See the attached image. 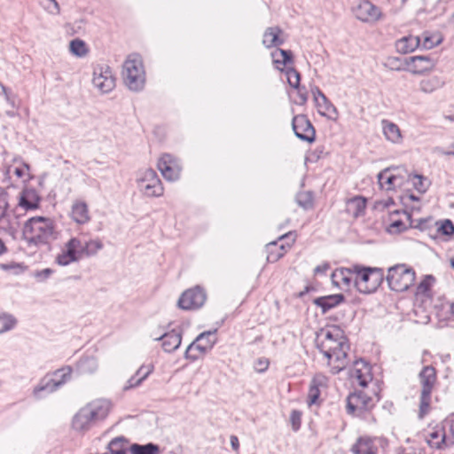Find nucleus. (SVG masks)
I'll use <instances>...</instances> for the list:
<instances>
[{"mask_svg":"<svg viewBox=\"0 0 454 454\" xmlns=\"http://www.w3.org/2000/svg\"><path fill=\"white\" fill-rule=\"evenodd\" d=\"M297 204L303 209H309L313 207V194L311 192H300L296 195Z\"/></svg>","mask_w":454,"mask_h":454,"instance_id":"obj_38","label":"nucleus"},{"mask_svg":"<svg viewBox=\"0 0 454 454\" xmlns=\"http://www.w3.org/2000/svg\"><path fill=\"white\" fill-rule=\"evenodd\" d=\"M80 248L82 254H84L87 256H93L103 248V243L98 239H90L87 241L84 246L82 245V247Z\"/></svg>","mask_w":454,"mask_h":454,"instance_id":"obj_36","label":"nucleus"},{"mask_svg":"<svg viewBox=\"0 0 454 454\" xmlns=\"http://www.w3.org/2000/svg\"><path fill=\"white\" fill-rule=\"evenodd\" d=\"M328 269V266L325 264V265H319V266H317L314 270V272L315 273H320V272H325L326 270Z\"/></svg>","mask_w":454,"mask_h":454,"instance_id":"obj_63","label":"nucleus"},{"mask_svg":"<svg viewBox=\"0 0 454 454\" xmlns=\"http://www.w3.org/2000/svg\"><path fill=\"white\" fill-rule=\"evenodd\" d=\"M153 371V365H142L136 372L137 376L144 381Z\"/></svg>","mask_w":454,"mask_h":454,"instance_id":"obj_48","label":"nucleus"},{"mask_svg":"<svg viewBox=\"0 0 454 454\" xmlns=\"http://www.w3.org/2000/svg\"><path fill=\"white\" fill-rule=\"evenodd\" d=\"M158 168L168 181H176L179 178L181 167L177 160L170 154H164L160 157L158 161Z\"/></svg>","mask_w":454,"mask_h":454,"instance_id":"obj_17","label":"nucleus"},{"mask_svg":"<svg viewBox=\"0 0 454 454\" xmlns=\"http://www.w3.org/2000/svg\"><path fill=\"white\" fill-rule=\"evenodd\" d=\"M230 442H231V448H232L235 451H238V450H239V438H238L236 435H231V437H230Z\"/></svg>","mask_w":454,"mask_h":454,"instance_id":"obj_61","label":"nucleus"},{"mask_svg":"<svg viewBox=\"0 0 454 454\" xmlns=\"http://www.w3.org/2000/svg\"><path fill=\"white\" fill-rule=\"evenodd\" d=\"M77 367L82 373H93L98 369V362L94 357H85L78 362Z\"/></svg>","mask_w":454,"mask_h":454,"instance_id":"obj_37","label":"nucleus"},{"mask_svg":"<svg viewBox=\"0 0 454 454\" xmlns=\"http://www.w3.org/2000/svg\"><path fill=\"white\" fill-rule=\"evenodd\" d=\"M437 231L443 235L450 236L454 234V224L450 220L446 219L437 227Z\"/></svg>","mask_w":454,"mask_h":454,"instance_id":"obj_45","label":"nucleus"},{"mask_svg":"<svg viewBox=\"0 0 454 454\" xmlns=\"http://www.w3.org/2000/svg\"><path fill=\"white\" fill-rule=\"evenodd\" d=\"M399 59H396V58H393V59H388V65L391 66V68L392 69H395V70H401L402 68L399 67V66H396L395 63L398 62Z\"/></svg>","mask_w":454,"mask_h":454,"instance_id":"obj_62","label":"nucleus"},{"mask_svg":"<svg viewBox=\"0 0 454 454\" xmlns=\"http://www.w3.org/2000/svg\"><path fill=\"white\" fill-rule=\"evenodd\" d=\"M434 278L431 276H427L418 286V293H426L429 290Z\"/></svg>","mask_w":454,"mask_h":454,"instance_id":"obj_50","label":"nucleus"},{"mask_svg":"<svg viewBox=\"0 0 454 454\" xmlns=\"http://www.w3.org/2000/svg\"><path fill=\"white\" fill-rule=\"evenodd\" d=\"M143 381L135 374L131 378L129 379L126 385L123 387V390L127 391L133 387H138Z\"/></svg>","mask_w":454,"mask_h":454,"instance_id":"obj_51","label":"nucleus"},{"mask_svg":"<svg viewBox=\"0 0 454 454\" xmlns=\"http://www.w3.org/2000/svg\"><path fill=\"white\" fill-rule=\"evenodd\" d=\"M386 280L391 290L404 292L414 284L415 271L405 264H396L388 269Z\"/></svg>","mask_w":454,"mask_h":454,"instance_id":"obj_6","label":"nucleus"},{"mask_svg":"<svg viewBox=\"0 0 454 454\" xmlns=\"http://www.w3.org/2000/svg\"><path fill=\"white\" fill-rule=\"evenodd\" d=\"M407 65H412L410 71L412 74H422L433 67V62L427 56H413L405 59Z\"/></svg>","mask_w":454,"mask_h":454,"instance_id":"obj_25","label":"nucleus"},{"mask_svg":"<svg viewBox=\"0 0 454 454\" xmlns=\"http://www.w3.org/2000/svg\"><path fill=\"white\" fill-rule=\"evenodd\" d=\"M139 191L146 197H160L164 188L153 168H141L137 172L136 178Z\"/></svg>","mask_w":454,"mask_h":454,"instance_id":"obj_8","label":"nucleus"},{"mask_svg":"<svg viewBox=\"0 0 454 454\" xmlns=\"http://www.w3.org/2000/svg\"><path fill=\"white\" fill-rule=\"evenodd\" d=\"M419 377L421 384L419 418L422 419L430 411L431 394L436 381L435 370L432 366H425Z\"/></svg>","mask_w":454,"mask_h":454,"instance_id":"obj_7","label":"nucleus"},{"mask_svg":"<svg viewBox=\"0 0 454 454\" xmlns=\"http://www.w3.org/2000/svg\"><path fill=\"white\" fill-rule=\"evenodd\" d=\"M353 454H379L377 439L370 436H360L351 447Z\"/></svg>","mask_w":454,"mask_h":454,"instance_id":"obj_20","label":"nucleus"},{"mask_svg":"<svg viewBox=\"0 0 454 454\" xmlns=\"http://www.w3.org/2000/svg\"><path fill=\"white\" fill-rule=\"evenodd\" d=\"M104 454H128L127 451H106Z\"/></svg>","mask_w":454,"mask_h":454,"instance_id":"obj_64","label":"nucleus"},{"mask_svg":"<svg viewBox=\"0 0 454 454\" xmlns=\"http://www.w3.org/2000/svg\"><path fill=\"white\" fill-rule=\"evenodd\" d=\"M8 206V193L0 186V218L5 215Z\"/></svg>","mask_w":454,"mask_h":454,"instance_id":"obj_46","label":"nucleus"},{"mask_svg":"<svg viewBox=\"0 0 454 454\" xmlns=\"http://www.w3.org/2000/svg\"><path fill=\"white\" fill-rule=\"evenodd\" d=\"M296 90H297L298 98L300 99L298 104L304 105L308 100V94H307L306 89L304 87H301L299 85V89H296Z\"/></svg>","mask_w":454,"mask_h":454,"instance_id":"obj_55","label":"nucleus"},{"mask_svg":"<svg viewBox=\"0 0 454 454\" xmlns=\"http://www.w3.org/2000/svg\"><path fill=\"white\" fill-rule=\"evenodd\" d=\"M70 51L78 57H83L87 53L86 44L80 39H74L70 42L69 44Z\"/></svg>","mask_w":454,"mask_h":454,"instance_id":"obj_40","label":"nucleus"},{"mask_svg":"<svg viewBox=\"0 0 454 454\" xmlns=\"http://www.w3.org/2000/svg\"><path fill=\"white\" fill-rule=\"evenodd\" d=\"M415 181L413 182L414 187L420 192H425L427 190V185H425V179L422 176L415 175Z\"/></svg>","mask_w":454,"mask_h":454,"instance_id":"obj_52","label":"nucleus"},{"mask_svg":"<svg viewBox=\"0 0 454 454\" xmlns=\"http://www.w3.org/2000/svg\"><path fill=\"white\" fill-rule=\"evenodd\" d=\"M356 265L351 268L336 269L331 275L334 286L343 290L355 286Z\"/></svg>","mask_w":454,"mask_h":454,"instance_id":"obj_18","label":"nucleus"},{"mask_svg":"<svg viewBox=\"0 0 454 454\" xmlns=\"http://www.w3.org/2000/svg\"><path fill=\"white\" fill-rule=\"evenodd\" d=\"M384 279L381 269L356 265L355 286L363 294L375 292Z\"/></svg>","mask_w":454,"mask_h":454,"instance_id":"obj_4","label":"nucleus"},{"mask_svg":"<svg viewBox=\"0 0 454 454\" xmlns=\"http://www.w3.org/2000/svg\"><path fill=\"white\" fill-rule=\"evenodd\" d=\"M427 442L433 448L441 449L445 443V434L439 431L433 432Z\"/></svg>","mask_w":454,"mask_h":454,"instance_id":"obj_42","label":"nucleus"},{"mask_svg":"<svg viewBox=\"0 0 454 454\" xmlns=\"http://www.w3.org/2000/svg\"><path fill=\"white\" fill-rule=\"evenodd\" d=\"M402 168H399V170L394 171V176L396 178L397 184L396 187H401L404 183V176L401 173Z\"/></svg>","mask_w":454,"mask_h":454,"instance_id":"obj_60","label":"nucleus"},{"mask_svg":"<svg viewBox=\"0 0 454 454\" xmlns=\"http://www.w3.org/2000/svg\"><path fill=\"white\" fill-rule=\"evenodd\" d=\"M325 378L323 376H316L311 380L309 393H308V404L312 405L317 403L319 395V386H322L324 384Z\"/></svg>","mask_w":454,"mask_h":454,"instance_id":"obj_34","label":"nucleus"},{"mask_svg":"<svg viewBox=\"0 0 454 454\" xmlns=\"http://www.w3.org/2000/svg\"><path fill=\"white\" fill-rule=\"evenodd\" d=\"M444 82L438 76L425 78L419 82V90L424 93H432L442 88Z\"/></svg>","mask_w":454,"mask_h":454,"instance_id":"obj_33","label":"nucleus"},{"mask_svg":"<svg viewBox=\"0 0 454 454\" xmlns=\"http://www.w3.org/2000/svg\"><path fill=\"white\" fill-rule=\"evenodd\" d=\"M207 299L206 291L200 286L185 290L178 299L177 306L184 310L201 308Z\"/></svg>","mask_w":454,"mask_h":454,"instance_id":"obj_11","label":"nucleus"},{"mask_svg":"<svg viewBox=\"0 0 454 454\" xmlns=\"http://www.w3.org/2000/svg\"><path fill=\"white\" fill-rule=\"evenodd\" d=\"M381 127H382V131H383L384 137L387 141H389L393 144H401L402 143L403 136H402L399 127L395 123H394L388 120H382Z\"/></svg>","mask_w":454,"mask_h":454,"instance_id":"obj_26","label":"nucleus"},{"mask_svg":"<svg viewBox=\"0 0 454 454\" xmlns=\"http://www.w3.org/2000/svg\"><path fill=\"white\" fill-rule=\"evenodd\" d=\"M290 421H291L293 429L294 431H297L301 427V412L297 410L292 411V412L290 414Z\"/></svg>","mask_w":454,"mask_h":454,"instance_id":"obj_47","label":"nucleus"},{"mask_svg":"<svg viewBox=\"0 0 454 454\" xmlns=\"http://www.w3.org/2000/svg\"><path fill=\"white\" fill-rule=\"evenodd\" d=\"M292 128L299 139L309 143L315 141V129L306 115H295L292 121Z\"/></svg>","mask_w":454,"mask_h":454,"instance_id":"obj_14","label":"nucleus"},{"mask_svg":"<svg viewBox=\"0 0 454 454\" xmlns=\"http://www.w3.org/2000/svg\"><path fill=\"white\" fill-rule=\"evenodd\" d=\"M70 217L77 224H85L90 221V210L87 203L82 200L73 201Z\"/></svg>","mask_w":454,"mask_h":454,"instance_id":"obj_21","label":"nucleus"},{"mask_svg":"<svg viewBox=\"0 0 454 454\" xmlns=\"http://www.w3.org/2000/svg\"><path fill=\"white\" fill-rule=\"evenodd\" d=\"M112 410V403L107 399H96L81 408L74 415L72 426L76 431H87L104 420Z\"/></svg>","mask_w":454,"mask_h":454,"instance_id":"obj_2","label":"nucleus"},{"mask_svg":"<svg viewBox=\"0 0 454 454\" xmlns=\"http://www.w3.org/2000/svg\"><path fill=\"white\" fill-rule=\"evenodd\" d=\"M72 373V368L69 366L63 367L57 370L54 372L53 379L43 378L40 384L35 387L34 395L35 397H41V392L46 391L47 393H52L57 390L60 386L65 384L70 378Z\"/></svg>","mask_w":454,"mask_h":454,"instance_id":"obj_10","label":"nucleus"},{"mask_svg":"<svg viewBox=\"0 0 454 454\" xmlns=\"http://www.w3.org/2000/svg\"><path fill=\"white\" fill-rule=\"evenodd\" d=\"M343 301V294H339L317 298L314 302L317 306L322 309L323 313H325L331 309L341 303Z\"/></svg>","mask_w":454,"mask_h":454,"instance_id":"obj_29","label":"nucleus"},{"mask_svg":"<svg viewBox=\"0 0 454 454\" xmlns=\"http://www.w3.org/2000/svg\"><path fill=\"white\" fill-rule=\"evenodd\" d=\"M45 9L51 14L59 13V6L56 0H43Z\"/></svg>","mask_w":454,"mask_h":454,"instance_id":"obj_49","label":"nucleus"},{"mask_svg":"<svg viewBox=\"0 0 454 454\" xmlns=\"http://www.w3.org/2000/svg\"><path fill=\"white\" fill-rule=\"evenodd\" d=\"M82 242L77 238L70 239L65 245L62 252L56 257V262L61 266H67L80 259Z\"/></svg>","mask_w":454,"mask_h":454,"instance_id":"obj_16","label":"nucleus"},{"mask_svg":"<svg viewBox=\"0 0 454 454\" xmlns=\"http://www.w3.org/2000/svg\"><path fill=\"white\" fill-rule=\"evenodd\" d=\"M317 346L327 359L333 374L339 373L348 365L347 356L349 346L346 338L339 331L323 332L317 339Z\"/></svg>","mask_w":454,"mask_h":454,"instance_id":"obj_1","label":"nucleus"},{"mask_svg":"<svg viewBox=\"0 0 454 454\" xmlns=\"http://www.w3.org/2000/svg\"><path fill=\"white\" fill-rule=\"evenodd\" d=\"M286 76H287V82L290 86H292L294 89H299L301 76L297 70L294 68H287L286 69Z\"/></svg>","mask_w":454,"mask_h":454,"instance_id":"obj_43","label":"nucleus"},{"mask_svg":"<svg viewBox=\"0 0 454 454\" xmlns=\"http://www.w3.org/2000/svg\"><path fill=\"white\" fill-rule=\"evenodd\" d=\"M311 93L313 95L315 104L317 103L318 101H321L324 98H326V96L317 86L311 89Z\"/></svg>","mask_w":454,"mask_h":454,"instance_id":"obj_56","label":"nucleus"},{"mask_svg":"<svg viewBox=\"0 0 454 454\" xmlns=\"http://www.w3.org/2000/svg\"><path fill=\"white\" fill-rule=\"evenodd\" d=\"M17 325V319L9 313H0V334L12 330Z\"/></svg>","mask_w":454,"mask_h":454,"instance_id":"obj_35","label":"nucleus"},{"mask_svg":"<svg viewBox=\"0 0 454 454\" xmlns=\"http://www.w3.org/2000/svg\"><path fill=\"white\" fill-rule=\"evenodd\" d=\"M22 234L29 246L35 247L48 244L57 238L53 221L43 216L28 219L24 224Z\"/></svg>","mask_w":454,"mask_h":454,"instance_id":"obj_3","label":"nucleus"},{"mask_svg":"<svg viewBox=\"0 0 454 454\" xmlns=\"http://www.w3.org/2000/svg\"><path fill=\"white\" fill-rule=\"evenodd\" d=\"M40 197L35 189L25 188L19 197V206L26 210L35 209L39 207Z\"/></svg>","mask_w":454,"mask_h":454,"instance_id":"obj_23","label":"nucleus"},{"mask_svg":"<svg viewBox=\"0 0 454 454\" xmlns=\"http://www.w3.org/2000/svg\"><path fill=\"white\" fill-rule=\"evenodd\" d=\"M93 86L101 93H108L115 87V78L111 68L106 65H98L94 68Z\"/></svg>","mask_w":454,"mask_h":454,"instance_id":"obj_13","label":"nucleus"},{"mask_svg":"<svg viewBox=\"0 0 454 454\" xmlns=\"http://www.w3.org/2000/svg\"><path fill=\"white\" fill-rule=\"evenodd\" d=\"M51 273L52 270L51 269H44L41 271H37L35 273V278H37L39 280H44L48 278Z\"/></svg>","mask_w":454,"mask_h":454,"instance_id":"obj_59","label":"nucleus"},{"mask_svg":"<svg viewBox=\"0 0 454 454\" xmlns=\"http://www.w3.org/2000/svg\"><path fill=\"white\" fill-rule=\"evenodd\" d=\"M132 454H158L159 446L153 443L145 445L133 444L130 448Z\"/></svg>","mask_w":454,"mask_h":454,"instance_id":"obj_39","label":"nucleus"},{"mask_svg":"<svg viewBox=\"0 0 454 454\" xmlns=\"http://www.w3.org/2000/svg\"><path fill=\"white\" fill-rule=\"evenodd\" d=\"M279 54L282 56V60L276 59L277 63H282L283 65H287L292 61V53L289 51L279 50Z\"/></svg>","mask_w":454,"mask_h":454,"instance_id":"obj_54","label":"nucleus"},{"mask_svg":"<svg viewBox=\"0 0 454 454\" xmlns=\"http://www.w3.org/2000/svg\"><path fill=\"white\" fill-rule=\"evenodd\" d=\"M419 46L420 39L414 35L403 36L395 42V49L402 54L412 52Z\"/></svg>","mask_w":454,"mask_h":454,"instance_id":"obj_27","label":"nucleus"},{"mask_svg":"<svg viewBox=\"0 0 454 454\" xmlns=\"http://www.w3.org/2000/svg\"><path fill=\"white\" fill-rule=\"evenodd\" d=\"M152 337L155 340L162 341V348L166 352L175 351L181 344L182 336L181 333L176 330H172L169 333H165L160 336H154L152 334Z\"/></svg>","mask_w":454,"mask_h":454,"instance_id":"obj_22","label":"nucleus"},{"mask_svg":"<svg viewBox=\"0 0 454 454\" xmlns=\"http://www.w3.org/2000/svg\"><path fill=\"white\" fill-rule=\"evenodd\" d=\"M122 76L129 90L138 91L144 88L145 74L139 56L132 55L127 59L123 64Z\"/></svg>","mask_w":454,"mask_h":454,"instance_id":"obj_5","label":"nucleus"},{"mask_svg":"<svg viewBox=\"0 0 454 454\" xmlns=\"http://www.w3.org/2000/svg\"><path fill=\"white\" fill-rule=\"evenodd\" d=\"M315 105L320 115L332 121H336L338 119L339 112L327 98H324Z\"/></svg>","mask_w":454,"mask_h":454,"instance_id":"obj_30","label":"nucleus"},{"mask_svg":"<svg viewBox=\"0 0 454 454\" xmlns=\"http://www.w3.org/2000/svg\"><path fill=\"white\" fill-rule=\"evenodd\" d=\"M399 170V167L387 168L378 175V181L381 188L389 191L396 187V178L394 176V171Z\"/></svg>","mask_w":454,"mask_h":454,"instance_id":"obj_28","label":"nucleus"},{"mask_svg":"<svg viewBox=\"0 0 454 454\" xmlns=\"http://www.w3.org/2000/svg\"><path fill=\"white\" fill-rule=\"evenodd\" d=\"M373 407V399L364 391H356L347 398V412L350 415L365 418Z\"/></svg>","mask_w":454,"mask_h":454,"instance_id":"obj_9","label":"nucleus"},{"mask_svg":"<svg viewBox=\"0 0 454 454\" xmlns=\"http://www.w3.org/2000/svg\"><path fill=\"white\" fill-rule=\"evenodd\" d=\"M280 33L281 29L278 27H268L263 34V45L267 48L281 45L283 40L279 38Z\"/></svg>","mask_w":454,"mask_h":454,"instance_id":"obj_32","label":"nucleus"},{"mask_svg":"<svg viewBox=\"0 0 454 454\" xmlns=\"http://www.w3.org/2000/svg\"><path fill=\"white\" fill-rule=\"evenodd\" d=\"M30 168L29 165L21 162L19 166H12L10 167L9 171H12L13 174L19 177V178H24V179H29L30 178V173H29Z\"/></svg>","mask_w":454,"mask_h":454,"instance_id":"obj_41","label":"nucleus"},{"mask_svg":"<svg viewBox=\"0 0 454 454\" xmlns=\"http://www.w3.org/2000/svg\"><path fill=\"white\" fill-rule=\"evenodd\" d=\"M399 214H401V211L394 210L389 215L391 223L387 226V231L390 234H399L408 229V226L403 220L394 218L395 215H397ZM402 214L406 217L407 221L409 222V226L412 227L411 214L406 211H403Z\"/></svg>","mask_w":454,"mask_h":454,"instance_id":"obj_24","label":"nucleus"},{"mask_svg":"<svg viewBox=\"0 0 454 454\" xmlns=\"http://www.w3.org/2000/svg\"><path fill=\"white\" fill-rule=\"evenodd\" d=\"M269 362L268 360L259 359L256 362L255 370L259 372H263L268 369Z\"/></svg>","mask_w":454,"mask_h":454,"instance_id":"obj_58","label":"nucleus"},{"mask_svg":"<svg viewBox=\"0 0 454 454\" xmlns=\"http://www.w3.org/2000/svg\"><path fill=\"white\" fill-rule=\"evenodd\" d=\"M215 342V339L213 332H204L200 333L195 340L191 343L186 350L184 356L185 358L192 361L199 358V354H204L212 348Z\"/></svg>","mask_w":454,"mask_h":454,"instance_id":"obj_12","label":"nucleus"},{"mask_svg":"<svg viewBox=\"0 0 454 454\" xmlns=\"http://www.w3.org/2000/svg\"><path fill=\"white\" fill-rule=\"evenodd\" d=\"M106 451H127L123 437L113 439L109 442Z\"/></svg>","mask_w":454,"mask_h":454,"instance_id":"obj_44","label":"nucleus"},{"mask_svg":"<svg viewBox=\"0 0 454 454\" xmlns=\"http://www.w3.org/2000/svg\"><path fill=\"white\" fill-rule=\"evenodd\" d=\"M440 43H441L440 39H437L436 41H434L433 37L426 36L424 38L423 42L420 43V45L422 46V48L428 50V49H432L433 47H434L435 45H437Z\"/></svg>","mask_w":454,"mask_h":454,"instance_id":"obj_53","label":"nucleus"},{"mask_svg":"<svg viewBox=\"0 0 454 454\" xmlns=\"http://www.w3.org/2000/svg\"><path fill=\"white\" fill-rule=\"evenodd\" d=\"M353 12L356 19L367 23H374L382 16L380 9L368 0L359 2Z\"/></svg>","mask_w":454,"mask_h":454,"instance_id":"obj_15","label":"nucleus"},{"mask_svg":"<svg viewBox=\"0 0 454 454\" xmlns=\"http://www.w3.org/2000/svg\"><path fill=\"white\" fill-rule=\"evenodd\" d=\"M365 207V199L360 196H356L348 200L347 212L353 217L357 218L364 215Z\"/></svg>","mask_w":454,"mask_h":454,"instance_id":"obj_31","label":"nucleus"},{"mask_svg":"<svg viewBox=\"0 0 454 454\" xmlns=\"http://www.w3.org/2000/svg\"><path fill=\"white\" fill-rule=\"evenodd\" d=\"M311 93L313 95L315 104L317 103L318 101H321L324 98H326V96L317 86L311 89Z\"/></svg>","mask_w":454,"mask_h":454,"instance_id":"obj_57","label":"nucleus"},{"mask_svg":"<svg viewBox=\"0 0 454 454\" xmlns=\"http://www.w3.org/2000/svg\"><path fill=\"white\" fill-rule=\"evenodd\" d=\"M350 377L361 387H366L372 380L371 368L364 360H357L350 372Z\"/></svg>","mask_w":454,"mask_h":454,"instance_id":"obj_19","label":"nucleus"}]
</instances>
